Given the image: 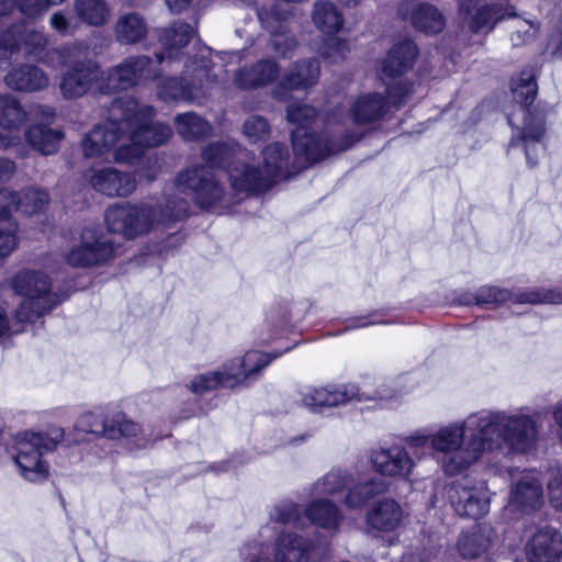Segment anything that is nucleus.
Listing matches in <instances>:
<instances>
[{
    "label": "nucleus",
    "mask_w": 562,
    "mask_h": 562,
    "mask_svg": "<svg viewBox=\"0 0 562 562\" xmlns=\"http://www.w3.org/2000/svg\"><path fill=\"white\" fill-rule=\"evenodd\" d=\"M528 407L481 409L463 423L431 431V456L440 454L447 475L462 473L484 451L504 450L525 454L536 449L539 429Z\"/></svg>",
    "instance_id": "1"
},
{
    "label": "nucleus",
    "mask_w": 562,
    "mask_h": 562,
    "mask_svg": "<svg viewBox=\"0 0 562 562\" xmlns=\"http://www.w3.org/2000/svg\"><path fill=\"white\" fill-rule=\"evenodd\" d=\"M142 426L130 419L125 413L117 411L111 416L87 412L81 414L71 430L53 426L44 431L26 430L19 434L15 440L14 461L23 477L30 482H42L48 476V465L42 457L54 451L58 445L71 447L99 438L111 440L120 438H137L144 441Z\"/></svg>",
    "instance_id": "2"
},
{
    "label": "nucleus",
    "mask_w": 562,
    "mask_h": 562,
    "mask_svg": "<svg viewBox=\"0 0 562 562\" xmlns=\"http://www.w3.org/2000/svg\"><path fill=\"white\" fill-rule=\"evenodd\" d=\"M154 113L151 106L139 108L137 101L131 97L113 99L105 121L97 124L83 138L85 156H101L120 144L115 158L122 159L130 145H162L169 139L172 131L167 124L151 121Z\"/></svg>",
    "instance_id": "3"
},
{
    "label": "nucleus",
    "mask_w": 562,
    "mask_h": 562,
    "mask_svg": "<svg viewBox=\"0 0 562 562\" xmlns=\"http://www.w3.org/2000/svg\"><path fill=\"white\" fill-rule=\"evenodd\" d=\"M244 158H248V154L239 156L227 168L233 193H226L213 171L204 166L181 171L176 179V184L181 192L192 195L200 209L227 210L241 200L240 194H259L272 188L261 168L245 161Z\"/></svg>",
    "instance_id": "4"
},
{
    "label": "nucleus",
    "mask_w": 562,
    "mask_h": 562,
    "mask_svg": "<svg viewBox=\"0 0 562 562\" xmlns=\"http://www.w3.org/2000/svg\"><path fill=\"white\" fill-rule=\"evenodd\" d=\"M65 0H0V52L8 57L23 53L24 57L41 60L46 53L47 37L24 21L7 25L9 15L16 7L21 14L35 18L49 7L61 4Z\"/></svg>",
    "instance_id": "5"
},
{
    "label": "nucleus",
    "mask_w": 562,
    "mask_h": 562,
    "mask_svg": "<svg viewBox=\"0 0 562 562\" xmlns=\"http://www.w3.org/2000/svg\"><path fill=\"white\" fill-rule=\"evenodd\" d=\"M316 114V109L307 104H291L286 109L288 121L297 124L291 133L292 148L296 159H303L306 164L318 162L330 155L348 150L363 136L349 130L338 134L329 131L317 134L307 126Z\"/></svg>",
    "instance_id": "6"
},
{
    "label": "nucleus",
    "mask_w": 562,
    "mask_h": 562,
    "mask_svg": "<svg viewBox=\"0 0 562 562\" xmlns=\"http://www.w3.org/2000/svg\"><path fill=\"white\" fill-rule=\"evenodd\" d=\"M294 346H288L281 351L271 353L249 350L244 356L224 361L217 370L195 375L188 384V389L194 395L202 396L217 389L233 390L238 386H249L260 379L262 371L273 360L292 350Z\"/></svg>",
    "instance_id": "7"
},
{
    "label": "nucleus",
    "mask_w": 562,
    "mask_h": 562,
    "mask_svg": "<svg viewBox=\"0 0 562 562\" xmlns=\"http://www.w3.org/2000/svg\"><path fill=\"white\" fill-rule=\"evenodd\" d=\"M189 202L182 198L172 196L166 201L159 216L157 210L147 204L134 205L120 203L110 206L104 214L108 229L132 239L147 233L155 221L165 225L184 220L189 214Z\"/></svg>",
    "instance_id": "8"
},
{
    "label": "nucleus",
    "mask_w": 562,
    "mask_h": 562,
    "mask_svg": "<svg viewBox=\"0 0 562 562\" xmlns=\"http://www.w3.org/2000/svg\"><path fill=\"white\" fill-rule=\"evenodd\" d=\"M87 49L83 43H70L50 52L58 66L65 68L59 90L66 100L83 97L101 77L100 65L87 56Z\"/></svg>",
    "instance_id": "9"
},
{
    "label": "nucleus",
    "mask_w": 562,
    "mask_h": 562,
    "mask_svg": "<svg viewBox=\"0 0 562 562\" xmlns=\"http://www.w3.org/2000/svg\"><path fill=\"white\" fill-rule=\"evenodd\" d=\"M50 286L48 276L42 271L22 270L11 279L13 291L25 297L14 313L18 324H33L65 300L52 292Z\"/></svg>",
    "instance_id": "10"
},
{
    "label": "nucleus",
    "mask_w": 562,
    "mask_h": 562,
    "mask_svg": "<svg viewBox=\"0 0 562 562\" xmlns=\"http://www.w3.org/2000/svg\"><path fill=\"white\" fill-rule=\"evenodd\" d=\"M212 67L209 55L196 54L189 58L186 61L184 76L167 78L159 85V98L166 102L200 101L206 95L209 86L216 81Z\"/></svg>",
    "instance_id": "11"
},
{
    "label": "nucleus",
    "mask_w": 562,
    "mask_h": 562,
    "mask_svg": "<svg viewBox=\"0 0 562 562\" xmlns=\"http://www.w3.org/2000/svg\"><path fill=\"white\" fill-rule=\"evenodd\" d=\"M164 54L151 58L145 55L130 56L119 65L109 68L99 89L101 93L111 94L133 88L140 80H153L160 75Z\"/></svg>",
    "instance_id": "12"
},
{
    "label": "nucleus",
    "mask_w": 562,
    "mask_h": 562,
    "mask_svg": "<svg viewBox=\"0 0 562 562\" xmlns=\"http://www.w3.org/2000/svg\"><path fill=\"white\" fill-rule=\"evenodd\" d=\"M387 98L378 92L360 95L350 108V116L356 124L364 125L381 121L390 111V104L400 106L412 94L409 83L400 81L385 83Z\"/></svg>",
    "instance_id": "13"
},
{
    "label": "nucleus",
    "mask_w": 562,
    "mask_h": 562,
    "mask_svg": "<svg viewBox=\"0 0 562 562\" xmlns=\"http://www.w3.org/2000/svg\"><path fill=\"white\" fill-rule=\"evenodd\" d=\"M543 503L542 483L531 474H524L512 484L505 515L516 522L521 521L526 528L529 522H535Z\"/></svg>",
    "instance_id": "14"
},
{
    "label": "nucleus",
    "mask_w": 562,
    "mask_h": 562,
    "mask_svg": "<svg viewBox=\"0 0 562 562\" xmlns=\"http://www.w3.org/2000/svg\"><path fill=\"white\" fill-rule=\"evenodd\" d=\"M257 16L262 29L270 35V50L283 58L291 57L297 46V40L291 29L292 13L279 3H271L258 8Z\"/></svg>",
    "instance_id": "15"
},
{
    "label": "nucleus",
    "mask_w": 562,
    "mask_h": 562,
    "mask_svg": "<svg viewBox=\"0 0 562 562\" xmlns=\"http://www.w3.org/2000/svg\"><path fill=\"white\" fill-rule=\"evenodd\" d=\"M115 241L97 225L86 226L80 235V244L67 255V262L75 268L100 266L114 257Z\"/></svg>",
    "instance_id": "16"
},
{
    "label": "nucleus",
    "mask_w": 562,
    "mask_h": 562,
    "mask_svg": "<svg viewBox=\"0 0 562 562\" xmlns=\"http://www.w3.org/2000/svg\"><path fill=\"white\" fill-rule=\"evenodd\" d=\"M353 383L312 387L303 393L301 402L313 413H323L326 408L345 406L352 402L371 400Z\"/></svg>",
    "instance_id": "17"
},
{
    "label": "nucleus",
    "mask_w": 562,
    "mask_h": 562,
    "mask_svg": "<svg viewBox=\"0 0 562 562\" xmlns=\"http://www.w3.org/2000/svg\"><path fill=\"white\" fill-rule=\"evenodd\" d=\"M549 113L550 108L547 104L539 103L533 111H528L517 137L515 135L512 137L510 146H517L520 143L524 145L529 168H535L538 165L539 153L544 150L542 139L546 134V122Z\"/></svg>",
    "instance_id": "18"
},
{
    "label": "nucleus",
    "mask_w": 562,
    "mask_h": 562,
    "mask_svg": "<svg viewBox=\"0 0 562 562\" xmlns=\"http://www.w3.org/2000/svg\"><path fill=\"white\" fill-rule=\"evenodd\" d=\"M369 461L376 473L404 480H409L415 467L412 456L405 447L400 445L379 446L371 449Z\"/></svg>",
    "instance_id": "19"
},
{
    "label": "nucleus",
    "mask_w": 562,
    "mask_h": 562,
    "mask_svg": "<svg viewBox=\"0 0 562 562\" xmlns=\"http://www.w3.org/2000/svg\"><path fill=\"white\" fill-rule=\"evenodd\" d=\"M448 498L456 514L460 517L476 520L490 510V499L482 488L457 483L450 486Z\"/></svg>",
    "instance_id": "20"
},
{
    "label": "nucleus",
    "mask_w": 562,
    "mask_h": 562,
    "mask_svg": "<svg viewBox=\"0 0 562 562\" xmlns=\"http://www.w3.org/2000/svg\"><path fill=\"white\" fill-rule=\"evenodd\" d=\"M419 49L412 40H403L394 44L382 61V78L392 79V83L403 81L402 77L414 67ZM412 86L407 80H404Z\"/></svg>",
    "instance_id": "21"
},
{
    "label": "nucleus",
    "mask_w": 562,
    "mask_h": 562,
    "mask_svg": "<svg viewBox=\"0 0 562 562\" xmlns=\"http://www.w3.org/2000/svg\"><path fill=\"white\" fill-rule=\"evenodd\" d=\"M30 117V112L21 102L10 95H0V147L8 148L14 145L18 133Z\"/></svg>",
    "instance_id": "22"
},
{
    "label": "nucleus",
    "mask_w": 562,
    "mask_h": 562,
    "mask_svg": "<svg viewBox=\"0 0 562 562\" xmlns=\"http://www.w3.org/2000/svg\"><path fill=\"white\" fill-rule=\"evenodd\" d=\"M529 562H559L562 557V536L553 527L539 528L526 546Z\"/></svg>",
    "instance_id": "23"
},
{
    "label": "nucleus",
    "mask_w": 562,
    "mask_h": 562,
    "mask_svg": "<svg viewBox=\"0 0 562 562\" xmlns=\"http://www.w3.org/2000/svg\"><path fill=\"white\" fill-rule=\"evenodd\" d=\"M300 305H303V303L283 302L272 307L266 317L265 326L268 333L259 337V342L267 345L288 334L294 323L303 317Z\"/></svg>",
    "instance_id": "24"
},
{
    "label": "nucleus",
    "mask_w": 562,
    "mask_h": 562,
    "mask_svg": "<svg viewBox=\"0 0 562 562\" xmlns=\"http://www.w3.org/2000/svg\"><path fill=\"white\" fill-rule=\"evenodd\" d=\"M90 183L95 191L108 196H126L136 188V180L130 172L112 167L94 171Z\"/></svg>",
    "instance_id": "25"
},
{
    "label": "nucleus",
    "mask_w": 562,
    "mask_h": 562,
    "mask_svg": "<svg viewBox=\"0 0 562 562\" xmlns=\"http://www.w3.org/2000/svg\"><path fill=\"white\" fill-rule=\"evenodd\" d=\"M263 156V167L261 168L266 178L268 177V181L273 187L279 179L289 178L291 173L300 168H305L311 166L312 164H301L297 167H292L290 169V151L286 145L282 143H273L265 147L262 150Z\"/></svg>",
    "instance_id": "26"
},
{
    "label": "nucleus",
    "mask_w": 562,
    "mask_h": 562,
    "mask_svg": "<svg viewBox=\"0 0 562 562\" xmlns=\"http://www.w3.org/2000/svg\"><path fill=\"white\" fill-rule=\"evenodd\" d=\"M311 547L308 538L292 530H281L276 538L274 562H308Z\"/></svg>",
    "instance_id": "27"
},
{
    "label": "nucleus",
    "mask_w": 562,
    "mask_h": 562,
    "mask_svg": "<svg viewBox=\"0 0 562 562\" xmlns=\"http://www.w3.org/2000/svg\"><path fill=\"white\" fill-rule=\"evenodd\" d=\"M304 508L296 502L284 498L277 502L269 512V520L265 526L266 530H272L279 535L288 527L303 529L305 526Z\"/></svg>",
    "instance_id": "28"
},
{
    "label": "nucleus",
    "mask_w": 562,
    "mask_h": 562,
    "mask_svg": "<svg viewBox=\"0 0 562 562\" xmlns=\"http://www.w3.org/2000/svg\"><path fill=\"white\" fill-rule=\"evenodd\" d=\"M402 519L403 509L391 497H385L374 503L366 514L367 525L374 530L383 532L395 530L401 525Z\"/></svg>",
    "instance_id": "29"
},
{
    "label": "nucleus",
    "mask_w": 562,
    "mask_h": 562,
    "mask_svg": "<svg viewBox=\"0 0 562 562\" xmlns=\"http://www.w3.org/2000/svg\"><path fill=\"white\" fill-rule=\"evenodd\" d=\"M279 72V64L272 58H265L240 68L235 74L234 81L241 89H251L269 85L278 78Z\"/></svg>",
    "instance_id": "30"
},
{
    "label": "nucleus",
    "mask_w": 562,
    "mask_h": 562,
    "mask_svg": "<svg viewBox=\"0 0 562 562\" xmlns=\"http://www.w3.org/2000/svg\"><path fill=\"white\" fill-rule=\"evenodd\" d=\"M5 85L16 91H41L48 86L49 79L43 69L35 65H20L12 68L4 77Z\"/></svg>",
    "instance_id": "31"
},
{
    "label": "nucleus",
    "mask_w": 562,
    "mask_h": 562,
    "mask_svg": "<svg viewBox=\"0 0 562 562\" xmlns=\"http://www.w3.org/2000/svg\"><path fill=\"white\" fill-rule=\"evenodd\" d=\"M321 66L316 58L297 60L281 78L279 88L286 91L306 89L319 78Z\"/></svg>",
    "instance_id": "32"
},
{
    "label": "nucleus",
    "mask_w": 562,
    "mask_h": 562,
    "mask_svg": "<svg viewBox=\"0 0 562 562\" xmlns=\"http://www.w3.org/2000/svg\"><path fill=\"white\" fill-rule=\"evenodd\" d=\"M305 517L326 530H337L342 521V514L336 503L324 497H316L304 508Z\"/></svg>",
    "instance_id": "33"
},
{
    "label": "nucleus",
    "mask_w": 562,
    "mask_h": 562,
    "mask_svg": "<svg viewBox=\"0 0 562 562\" xmlns=\"http://www.w3.org/2000/svg\"><path fill=\"white\" fill-rule=\"evenodd\" d=\"M193 27L182 21H176L170 27L165 29L160 35V43L164 50V60H179L181 58V49L184 48L194 36Z\"/></svg>",
    "instance_id": "34"
},
{
    "label": "nucleus",
    "mask_w": 562,
    "mask_h": 562,
    "mask_svg": "<svg viewBox=\"0 0 562 562\" xmlns=\"http://www.w3.org/2000/svg\"><path fill=\"white\" fill-rule=\"evenodd\" d=\"M246 155L247 150L232 139L210 143L202 151V158L210 168H223L226 171L239 156Z\"/></svg>",
    "instance_id": "35"
},
{
    "label": "nucleus",
    "mask_w": 562,
    "mask_h": 562,
    "mask_svg": "<svg viewBox=\"0 0 562 562\" xmlns=\"http://www.w3.org/2000/svg\"><path fill=\"white\" fill-rule=\"evenodd\" d=\"M510 90L513 100L520 106L524 120L528 115V111H533L539 103L547 104L550 108V112L552 111V108L547 102H538L536 105H532L538 92V85L530 69H524L517 78L512 80Z\"/></svg>",
    "instance_id": "36"
},
{
    "label": "nucleus",
    "mask_w": 562,
    "mask_h": 562,
    "mask_svg": "<svg viewBox=\"0 0 562 562\" xmlns=\"http://www.w3.org/2000/svg\"><path fill=\"white\" fill-rule=\"evenodd\" d=\"M389 484L382 477H371L367 481L352 484L344 498V504L349 509H361L371 499L385 493Z\"/></svg>",
    "instance_id": "37"
},
{
    "label": "nucleus",
    "mask_w": 562,
    "mask_h": 562,
    "mask_svg": "<svg viewBox=\"0 0 562 562\" xmlns=\"http://www.w3.org/2000/svg\"><path fill=\"white\" fill-rule=\"evenodd\" d=\"M63 137L61 131L45 124H33L25 131L26 142L43 155L55 154Z\"/></svg>",
    "instance_id": "38"
},
{
    "label": "nucleus",
    "mask_w": 562,
    "mask_h": 562,
    "mask_svg": "<svg viewBox=\"0 0 562 562\" xmlns=\"http://www.w3.org/2000/svg\"><path fill=\"white\" fill-rule=\"evenodd\" d=\"M516 15L513 8H503L499 4L483 5L476 9L469 27L473 33L485 34L491 32L497 22Z\"/></svg>",
    "instance_id": "39"
},
{
    "label": "nucleus",
    "mask_w": 562,
    "mask_h": 562,
    "mask_svg": "<svg viewBox=\"0 0 562 562\" xmlns=\"http://www.w3.org/2000/svg\"><path fill=\"white\" fill-rule=\"evenodd\" d=\"M312 20L321 32L328 35L338 33L344 24L342 14L333 2L327 0H317L314 3Z\"/></svg>",
    "instance_id": "40"
},
{
    "label": "nucleus",
    "mask_w": 562,
    "mask_h": 562,
    "mask_svg": "<svg viewBox=\"0 0 562 562\" xmlns=\"http://www.w3.org/2000/svg\"><path fill=\"white\" fill-rule=\"evenodd\" d=\"M146 34V21L135 12L122 15L115 26L116 40L122 45L136 44L145 38Z\"/></svg>",
    "instance_id": "41"
},
{
    "label": "nucleus",
    "mask_w": 562,
    "mask_h": 562,
    "mask_svg": "<svg viewBox=\"0 0 562 562\" xmlns=\"http://www.w3.org/2000/svg\"><path fill=\"white\" fill-rule=\"evenodd\" d=\"M352 483V474L342 469H331L310 487V495L315 497L336 495Z\"/></svg>",
    "instance_id": "42"
},
{
    "label": "nucleus",
    "mask_w": 562,
    "mask_h": 562,
    "mask_svg": "<svg viewBox=\"0 0 562 562\" xmlns=\"http://www.w3.org/2000/svg\"><path fill=\"white\" fill-rule=\"evenodd\" d=\"M412 24L426 34H437L445 27L442 13L432 4L420 3L412 12Z\"/></svg>",
    "instance_id": "43"
},
{
    "label": "nucleus",
    "mask_w": 562,
    "mask_h": 562,
    "mask_svg": "<svg viewBox=\"0 0 562 562\" xmlns=\"http://www.w3.org/2000/svg\"><path fill=\"white\" fill-rule=\"evenodd\" d=\"M514 304H562L561 288H532L526 290H510Z\"/></svg>",
    "instance_id": "44"
},
{
    "label": "nucleus",
    "mask_w": 562,
    "mask_h": 562,
    "mask_svg": "<svg viewBox=\"0 0 562 562\" xmlns=\"http://www.w3.org/2000/svg\"><path fill=\"white\" fill-rule=\"evenodd\" d=\"M178 134L186 140H200L211 132V125L194 112H186L175 117Z\"/></svg>",
    "instance_id": "45"
},
{
    "label": "nucleus",
    "mask_w": 562,
    "mask_h": 562,
    "mask_svg": "<svg viewBox=\"0 0 562 562\" xmlns=\"http://www.w3.org/2000/svg\"><path fill=\"white\" fill-rule=\"evenodd\" d=\"M77 18L91 26L103 25L109 16L106 3L103 0H76Z\"/></svg>",
    "instance_id": "46"
},
{
    "label": "nucleus",
    "mask_w": 562,
    "mask_h": 562,
    "mask_svg": "<svg viewBox=\"0 0 562 562\" xmlns=\"http://www.w3.org/2000/svg\"><path fill=\"white\" fill-rule=\"evenodd\" d=\"M491 540L484 530H474L462 533L458 540L460 554L467 559H474L486 552Z\"/></svg>",
    "instance_id": "47"
},
{
    "label": "nucleus",
    "mask_w": 562,
    "mask_h": 562,
    "mask_svg": "<svg viewBox=\"0 0 562 562\" xmlns=\"http://www.w3.org/2000/svg\"><path fill=\"white\" fill-rule=\"evenodd\" d=\"M48 193L37 188H26L19 193L18 211L33 215L42 212L48 204Z\"/></svg>",
    "instance_id": "48"
},
{
    "label": "nucleus",
    "mask_w": 562,
    "mask_h": 562,
    "mask_svg": "<svg viewBox=\"0 0 562 562\" xmlns=\"http://www.w3.org/2000/svg\"><path fill=\"white\" fill-rule=\"evenodd\" d=\"M512 291L495 285H483L476 290L479 306L498 307L506 302H510Z\"/></svg>",
    "instance_id": "49"
},
{
    "label": "nucleus",
    "mask_w": 562,
    "mask_h": 562,
    "mask_svg": "<svg viewBox=\"0 0 562 562\" xmlns=\"http://www.w3.org/2000/svg\"><path fill=\"white\" fill-rule=\"evenodd\" d=\"M390 312V307H382L373 310L367 315L347 318L345 321V328L344 330L340 331V334L348 330L364 328L372 325L390 324L389 321L382 319L383 317L389 316Z\"/></svg>",
    "instance_id": "50"
},
{
    "label": "nucleus",
    "mask_w": 562,
    "mask_h": 562,
    "mask_svg": "<svg viewBox=\"0 0 562 562\" xmlns=\"http://www.w3.org/2000/svg\"><path fill=\"white\" fill-rule=\"evenodd\" d=\"M244 134L252 142H265L270 135L268 121L260 115H250L243 125Z\"/></svg>",
    "instance_id": "51"
},
{
    "label": "nucleus",
    "mask_w": 562,
    "mask_h": 562,
    "mask_svg": "<svg viewBox=\"0 0 562 562\" xmlns=\"http://www.w3.org/2000/svg\"><path fill=\"white\" fill-rule=\"evenodd\" d=\"M349 52L348 42L339 37H329L325 41L323 47V56L330 63H337L345 59Z\"/></svg>",
    "instance_id": "52"
},
{
    "label": "nucleus",
    "mask_w": 562,
    "mask_h": 562,
    "mask_svg": "<svg viewBox=\"0 0 562 562\" xmlns=\"http://www.w3.org/2000/svg\"><path fill=\"white\" fill-rule=\"evenodd\" d=\"M19 193L8 188L0 189V220L10 217L13 211H18Z\"/></svg>",
    "instance_id": "53"
},
{
    "label": "nucleus",
    "mask_w": 562,
    "mask_h": 562,
    "mask_svg": "<svg viewBox=\"0 0 562 562\" xmlns=\"http://www.w3.org/2000/svg\"><path fill=\"white\" fill-rule=\"evenodd\" d=\"M404 440L408 447L415 450V454L418 449H429V453L431 452V431L427 429H418L405 437Z\"/></svg>",
    "instance_id": "54"
},
{
    "label": "nucleus",
    "mask_w": 562,
    "mask_h": 562,
    "mask_svg": "<svg viewBox=\"0 0 562 562\" xmlns=\"http://www.w3.org/2000/svg\"><path fill=\"white\" fill-rule=\"evenodd\" d=\"M549 501L551 505L562 512V474H557L548 483Z\"/></svg>",
    "instance_id": "55"
},
{
    "label": "nucleus",
    "mask_w": 562,
    "mask_h": 562,
    "mask_svg": "<svg viewBox=\"0 0 562 562\" xmlns=\"http://www.w3.org/2000/svg\"><path fill=\"white\" fill-rule=\"evenodd\" d=\"M16 247L15 229H0V259L8 257Z\"/></svg>",
    "instance_id": "56"
},
{
    "label": "nucleus",
    "mask_w": 562,
    "mask_h": 562,
    "mask_svg": "<svg viewBox=\"0 0 562 562\" xmlns=\"http://www.w3.org/2000/svg\"><path fill=\"white\" fill-rule=\"evenodd\" d=\"M535 36V32L532 31V25L529 21L524 20L520 22L519 27L512 33V42L514 46H519Z\"/></svg>",
    "instance_id": "57"
},
{
    "label": "nucleus",
    "mask_w": 562,
    "mask_h": 562,
    "mask_svg": "<svg viewBox=\"0 0 562 562\" xmlns=\"http://www.w3.org/2000/svg\"><path fill=\"white\" fill-rule=\"evenodd\" d=\"M50 26L61 35L72 34L71 22L66 15L58 11L49 19Z\"/></svg>",
    "instance_id": "58"
},
{
    "label": "nucleus",
    "mask_w": 562,
    "mask_h": 562,
    "mask_svg": "<svg viewBox=\"0 0 562 562\" xmlns=\"http://www.w3.org/2000/svg\"><path fill=\"white\" fill-rule=\"evenodd\" d=\"M24 326L18 324L15 318L13 326H10L7 311L3 306H0V338L8 333L19 334L24 329Z\"/></svg>",
    "instance_id": "59"
},
{
    "label": "nucleus",
    "mask_w": 562,
    "mask_h": 562,
    "mask_svg": "<svg viewBox=\"0 0 562 562\" xmlns=\"http://www.w3.org/2000/svg\"><path fill=\"white\" fill-rule=\"evenodd\" d=\"M451 297V304L453 305H462V306H470V305H477V299H476V291L474 293L470 291H454Z\"/></svg>",
    "instance_id": "60"
},
{
    "label": "nucleus",
    "mask_w": 562,
    "mask_h": 562,
    "mask_svg": "<svg viewBox=\"0 0 562 562\" xmlns=\"http://www.w3.org/2000/svg\"><path fill=\"white\" fill-rule=\"evenodd\" d=\"M27 111L30 112V116L34 114L36 117H38L46 124L52 123L56 114L55 110L52 106L42 104L33 105Z\"/></svg>",
    "instance_id": "61"
},
{
    "label": "nucleus",
    "mask_w": 562,
    "mask_h": 562,
    "mask_svg": "<svg viewBox=\"0 0 562 562\" xmlns=\"http://www.w3.org/2000/svg\"><path fill=\"white\" fill-rule=\"evenodd\" d=\"M16 171L15 162L11 159L0 157V182L9 181Z\"/></svg>",
    "instance_id": "62"
},
{
    "label": "nucleus",
    "mask_w": 562,
    "mask_h": 562,
    "mask_svg": "<svg viewBox=\"0 0 562 562\" xmlns=\"http://www.w3.org/2000/svg\"><path fill=\"white\" fill-rule=\"evenodd\" d=\"M191 1L192 0H166V4L172 13H180L188 8Z\"/></svg>",
    "instance_id": "63"
},
{
    "label": "nucleus",
    "mask_w": 562,
    "mask_h": 562,
    "mask_svg": "<svg viewBox=\"0 0 562 562\" xmlns=\"http://www.w3.org/2000/svg\"><path fill=\"white\" fill-rule=\"evenodd\" d=\"M233 465V461L232 460H224V461H221V462H215L213 464L210 465V470L213 471V472H226L228 471Z\"/></svg>",
    "instance_id": "64"
}]
</instances>
